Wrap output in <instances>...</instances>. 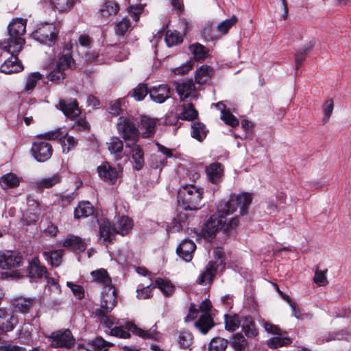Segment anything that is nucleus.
<instances>
[{"instance_id":"46","label":"nucleus","mask_w":351,"mask_h":351,"mask_svg":"<svg viewBox=\"0 0 351 351\" xmlns=\"http://www.w3.org/2000/svg\"><path fill=\"white\" fill-rule=\"evenodd\" d=\"M128 330L132 332L134 334L143 338V339H152L154 338L156 334L155 330H143L138 328L136 326L129 324L128 325Z\"/></svg>"},{"instance_id":"12","label":"nucleus","mask_w":351,"mask_h":351,"mask_svg":"<svg viewBox=\"0 0 351 351\" xmlns=\"http://www.w3.org/2000/svg\"><path fill=\"white\" fill-rule=\"evenodd\" d=\"M117 293L114 287L111 285L103 287L100 296V306L106 313H110L116 306Z\"/></svg>"},{"instance_id":"13","label":"nucleus","mask_w":351,"mask_h":351,"mask_svg":"<svg viewBox=\"0 0 351 351\" xmlns=\"http://www.w3.org/2000/svg\"><path fill=\"white\" fill-rule=\"evenodd\" d=\"M176 91L180 101L189 99L196 100L199 97L198 91L191 80H188L176 84Z\"/></svg>"},{"instance_id":"33","label":"nucleus","mask_w":351,"mask_h":351,"mask_svg":"<svg viewBox=\"0 0 351 351\" xmlns=\"http://www.w3.org/2000/svg\"><path fill=\"white\" fill-rule=\"evenodd\" d=\"M106 146L111 154L114 155L116 158H121L123 143L119 138L116 136L111 137L106 143Z\"/></svg>"},{"instance_id":"54","label":"nucleus","mask_w":351,"mask_h":351,"mask_svg":"<svg viewBox=\"0 0 351 351\" xmlns=\"http://www.w3.org/2000/svg\"><path fill=\"white\" fill-rule=\"evenodd\" d=\"M51 3L59 11H66L74 5L75 0H51Z\"/></svg>"},{"instance_id":"18","label":"nucleus","mask_w":351,"mask_h":351,"mask_svg":"<svg viewBox=\"0 0 351 351\" xmlns=\"http://www.w3.org/2000/svg\"><path fill=\"white\" fill-rule=\"evenodd\" d=\"M196 245L189 239H184L176 249L178 255L186 262L191 261Z\"/></svg>"},{"instance_id":"42","label":"nucleus","mask_w":351,"mask_h":351,"mask_svg":"<svg viewBox=\"0 0 351 351\" xmlns=\"http://www.w3.org/2000/svg\"><path fill=\"white\" fill-rule=\"evenodd\" d=\"M182 40V36L178 32L170 29L166 32L165 41L168 47L180 44Z\"/></svg>"},{"instance_id":"63","label":"nucleus","mask_w":351,"mask_h":351,"mask_svg":"<svg viewBox=\"0 0 351 351\" xmlns=\"http://www.w3.org/2000/svg\"><path fill=\"white\" fill-rule=\"evenodd\" d=\"M154 287H155V286H153L152 288H151L150 285H147L141 289H138L136 290L137 298L138 299H143V300L150 298L152 295V290Z\"/></svg>"},{"instance_id":"48","label":"nucleus","mask_w":351,"mask_h":351,"mask_svg":"<svg viewBox=\"0 0 351 351\" xmlns=\"http://www.w3.org/2000/svg\"><path fill=\"white\" fill-rule=\"evenodd\" d=\"M228 346V341L223 338H214L210 343L209 351H225Z\"/></svg>"},{"instance_id":"5","label":"nucleus","mask_w":351,"mask_h":351,"mask_svg":"<svg viewBox=\"0 0 351 351\" xmlns=\"http://www.w3.org/2000/svg\"><path fill=\"white\" fill-rule=\"evenodd\" d=\"M58 30L53 23H41L37 25L36 29L32 32V38L38 42L52 46L55 44Z\"/></svg>"},{"instance_id":"29","label":"nucleus","mask_w":351,"mask_h":351,"mask_svg":"<svg viewBox=\"0 0 351 351\" xmlns=\"http://www.w3.org/2000/svg\"><path fill=\"white\" fill-rule=\"evenodd\" d=\"M155 287H157L165 297L171 296L176 289L175 286L167 279L158 278L155 280Z\"/></svg>"},{"instance_id":"36","label":"nucleus","mask_w":351,"mask_h":351,"mask_svg":"<svg viewBox=\"0 0 351 351\" xmlns=\"http://www.w3.org/2000/svg\"><path fill=\"white\" fill-rule=\"evenodd\" d=\"M93 280L106 287L112 285V280L108 272L104 269H99L91 272Z\"/></svg>"},{"instance_id":"47","label":"nucleus","mask_w":351,"mask_h":351,"mask_svg":"<svg viewBox=\"0 0 351 351\" xmlns=\"http://www.w3.org/2000/svg\"><path fill=\"white\" fill-rule=\"evenodd\" d=\"M232 346L235 351H242L247 346V341L242 334L237 333L233 336Z\"/></svg>"},{"instance_id":"16","label":"nucleus","mask_w":351,"mask_h":351,"mask_svg":"<svg viewBox=\"0 0 351 351\" xmlns=\"http://www.w3.org/2000/svg\"><path fill=\"white\" fill-rule=\"evenodd\" d=\"M205 171L208 180L212 184H218L222 181L223 167L221 163H211L206 167Z\"/></svg>"},{"instance_id":"9","label":"nucleus","mask_w":351,"mask_h":351,"mask_svg":"<svg viewBox=\"0 0 351 351\" xmlns=\"http://www.w3.org/2000/svg\"><path fill=\"white\" fill-rule=\"evenodd\" d=\"M210 307L211 302L208 300L202 301L199 306L203 313L200 315L198 321L195 323V326L202 334H206L214 326L213 320L209 314Z\"/></svg>"},{"instance_id":"26","label":"nucleus","mask_w":351,"mask_h":351,"mask_svg":"<svg viewBox=\"0 0 351 351\" xmlns=\"http://www.w3.org/2000/svg\"><path fill=\"white\" fill-rule=\"evenodd\" d=\"M66 248L70 249L75 252H84L86 250V244L80 237L77 236H70L65 239L62 243Z\"/></svg>"},{"instance_id":"51","label":"nucleus","mask_w":351,"mask_h":351,"mask_svg":"<svg viewBox=\"0 0 351 351\" xmlns=\"http://www.w3.org/2000/svg\"><path fill=\"white\" fill-rule=\"evenodd\" d=\"M290 343L291 340L289 338L286 337H282L278 335L269 339L267 341V345L271 348H277L278 347L289 344Z\"/></svg>"},{"instance_id":"62","label":"nucleus","mask_w":351,"mask_h":351,"mask_svg":"<svg viewBox=\"0 0 351 351\" xmlns=\"http://www.w3.org/2000/svg\"><path fill=\"white\" fill-rule=\"evenodd\" d=\"M110 335L123 339H127L130 337V332L122 326L112 328L110 330Z\"/></svg>"},{"instance_id":"34","label":"nucleus","mask_w":351,"mask_h":351,"mask_svg":"<svg viewBox=\"0 0 351 351\" xmlns=\"http://www.w3.org/2000/svg\"><path fill=\"white\" fill-rule=\"evenodd\" d=\"M238 315H226L224 317L225 328L230 332H234L241 325L243 318Z\"/></svg>"},{"instance_id":"38","label":"nucleus","mask_w":351,"mask_h":351,"mask_svg":"<svg viewBox=\"0 0 351 351\" xmlns=\"http://www.w3.org/2000/svg\"><path fill=\"white\" fill-rule=\"evenodd\" d=\"M61 144L62 152L68 153L77 145V141L72 136L69 135L67 133L62 134L59 140Z\"/></svg>"},{"instance_id":"22","label":"nucleus","mask_w":351,"mask_h":351,"mask_svg":"<svg viewBox=\"0 0 351 351\" xmlns=\"http://www.w3.org/2000/svg\"><path fill=\"white\" fill-rule=\"evenodd\" d=\"M17 322V319L12 313L0 308V330L3 331L12 330Z\"/></svg>"},{"instance_id":"25","label":"nucleus","mask_w":351,"mask_h":351,"mask_svg":"<svg viewBox=\"0 0 351 351\" xmlns=\"http://www.w3.org/2000/svg\"><path fill=\"white\" fill-rule=\"evenodd\" d=\"M156 121L155 119L145 116L141 118L139 128L143 138L152 136L156 132Z\"/></svg>"},{"instance_id":"28","label":"nucleus","mask_w":351,"mask_h":351,"mask_svg":"<svg viewBox=\"0 0 351 351\" xmlns=\"http://www.w3.org/2000/svg\"><path fill=\"white\" fill-rule=\"evenodd\" d=\"M119 10V5L117 3L111 1H106L102 5L101 8L99 10V16L106 21L108 18L117 13Z\"/></svg>"},{"instance_id":"2","label":"nucleus","mask_w":351,"mask_h":351,"mask_svg":"<svg viewBox=\"0 0 351 351\" xmlns=\"http://www.w3.org/2000/svg\"><path fill=\"white\" fill-rule=\"evenodd\" d=\"M25 19H16L13 20L8 27V38L1 41L0 46L8 53H19L23 45L25 44V39L22 37L26 28Z\"/></svg>"},{"instance_id":"19","label":"nucleus","mask_w":351,"mask_h":351,"mask_svg":"<svg viewBox=\"0 0 351 351\" xmlns=\"http://www.w3.org/2000/svg\"><path fill=\"white\" fill-rule=\"evenodd\" d=\"M151 99L159 104H162L170 97V88L165 84L153 86L149 91Z\"/></svg>"},{"instance_id":"44","label":"nucleus","mask_w":351,"mask_h":351,"mask_svg":"<svg viewBox=\"0 0 351 351\" xmlns=\"http://www.w3.org/2000/svg\"><path fill=\"white\" fill-rule=\"evenodd\" d=\"M32 332L33 326L29 323L24 324L19 335L21 342L26 344L29 343L32 341Z\"/></svg>"},{"instance_id":"64","label":"nucleus","mask_w":351,"mask_h":351,"mask_svg":"<svg viewBox=\"0 0 351 351\" xmlns=\"http://www.w3.org/2000/svg\"><path fill=\"white\" fill-rule=\"evenodd\" d=\"M326 271H327V270L316 271L315 277H314V282L320 286L324 285L327 282V279H326Z\"/></svg>"},{"instance_id":"40","label":"nucleus","mask_w":351,"mask_h":351,"mask_svg":"<svg viewBox=\"0 0 351 351\" xmlns=\"http://www.w3.org/2000/svg\"><path fill=\"white\" fill-rule=\"evenodd\" d=\"M190 51L195 60H204L208 53V50L199 43H195L189 47Z\"/></svg>"},{"instance_id":"21","label":"nucleus","mask_w":351,"mask_h":351,"mask_svg":"<svg viewBox=\"0 0 351 351\" xmlns=\"http://www.w3.org/2000/svg\"><path fill=\"white\" fill-rule=\"evenodd\" d=\"M28 273L29 277L33 280L42 278L43 277L47 278V269L45 266L40 265L38 258H34L29 262Z\"/></svg>"},{"instance_id":"4","label":"nucleus","mask_w":351,"mask_h":351,"mask_svg":"<svg viewBox=\"0 0 351 351\" xmlns=\"http://www.w3.org/2000/svg\"><path fill=\"white\" fill-rule=\"evenodd\" d=\"M213 255L215 258L219 261V263L210 261L208 263L205 270L202 271L197 278V283L198 285H206L210 283L215 276L217 267L224 265V252L221 247L215 248Z\"/></svg>"},{"instance_id":"45","label":"nucleus","mask_w":351,"mask_h":351,"mask_svg":"<svg viewBox=\"0 0 351 351\" xmlns=\"http://www.w3.org/2000/svg\"><path fill=\"white\" fill-rule=\"evenodd\" d=\"M89 346L95 351H108V348L112 346L113 343L105 341L101 337H97L89 343Z\"/></svg>"},{"instance_id":"20","label":"nucleus","mask_w":351,"mask_h":351,"mask_svg":"<svg viewBox=\"0 0 351 351\" xmlns=\"http://www.w3.org/2000/svg\"><path fill=\"white\" fill-rule=\"evenodd\" d=\"M11 56L6 60L0 67V71L5 74H10L12 73H17L23 69V66L19 62L16 55L19 53H10Z\"/></svg>"},{"instance_id":"23","label":"nucleus","mask_w":351,"mask_h":351,"mask_svg":"<svg viewBox=\"0 0 351 351\" xmlns=\"http://www.w3.org/2000/svg\"><path fill=\"white\" fill-rule=\"evenodd\" d=\"M114 230L122 236L128 234L133 228V221L128 217H119L113 224Z\"/></svg>"},{"instance_id":"1","label":"nucleus","mask_w":351,"mask_h":351,"mask_svg":"<svg viewBox=\"0 0 351 351\" xmlns=\"http://www.w3.org/2000/svg\"><path fill=\"white\" fill-rule=\"evenodd\" d=\"M252 200V195L248 193H243L232 195L226 202H221L218 206L217 213L213 215L206 221L203 231L206 237H211L220 229L228 231L235 228L238 225V219L231 215L240 209V215L247 213V208Z\"/></svg>"},{"instance_id":"53","label":"nucleus","mask_w":351,"mask_h":351,"mask_svg":"<svg viewBox=\"0 0 351 351\" xmlns=\"http://www.w3.org/2000/svg\"><path fill=\"white\" fill-rule=\"evenodd\" d=\"M314 44L312 41L306 45V46L300 49L295 55L296 67L298 68L305 58L306 53L313 47Z\"/></svg>"},{"instance_id":"27","label":"nucleus","mask_w":351,"mask_h":351,"mask_svg":"<svg viewBox=\"0 0 351 351\" xmlns=\"http://www.w3.org/2000/svg\"><path fill=\"white\" fill-rule=\"evenodd\" d=\"M34 301V298L21 296L13 299L12 304L16 311L25 313L29 311Z\"/></svg>"},{"instance_id":"35","label":"nucleus","mask_w":351,"mask_h":351,"mask_svg":"<svg viewBox=\"0 0 351 351\" xmlns=\"http://www.w3.org/2000/svg\"><path fill=\"white\" fill-rule=\"evenodd\" d=\"M19 178L12 173H6L0 178L1 186L4 190L16 187L19 185Z\"/></svg>"},{"instance_id":"14","label":"nucleus","mask_w":351,"mask_h":351,"mask_svg":"<svg viewBox=\"0 0 351 351\" xmlns=\"http://www.w3.org/2000/svg\"><path fill=\"white\" fill-rule=\"evenodd\" d=\"M23 258L17 252L5 251L0 252V268L3 269L19 267Z\"/></svg>"},{"instance_id":"24","label":"nucleus","mask_w":351,"mask_h":351,"mask_svg":"<svg viewBox=\"0 0 351 351\" xmlns=\"http://www.w3.org/2000/svg\"><path fill=\"white\" fill-rule=\"evenodd\" d=\"M237 22V18L235 16H232L230 19L221 21L216 27L217 33L208 35L210 38L212 40L220 38L221 36L226 34Z\"/></svg>"},{"instance_id":"52","label":"nucleus","mask_w":351,"mask_h":351,"mask_svg":"<svg viewBox=\"0 0 351 351\" xmlns=\"http://www.w3.org/2000/svg\"><path fill=\"white\" fill-rule=\"evenodd\" d=\"M42 78V75L39 72H34L29 74L27 78L25 90L30 91L36 86L37 82Z\"/></svg>"},{"instance_id":"30","label":"nucleus","mask_w":351,"mask_h":351,"mask_svg":"<svg viewBox=\"0 0 351 351\" xmlns=\"http://www.w3.org/2000/svg\"><path fill=\"white\" fill-rule=\"evenodd\" d=\"M241 326L247 338L253 339L258 335V330L255 327V323L251 317H244Z\"/></svg>"},{"instance_id":"41","label":"nucleus","mask_w":351,"mask_h":351,"mask_svg":"<svg viewBox=\"0 0 351 351\" xmlns=\"http://www.w3.org/2000/svg\"><path fill=\"white\" fill-rule=\"evenodd\" d=\"M207 130L205 125L200 122H195L191 125V136L199 141H202L206 136Z\"/></svg>"},{"instance_id":"15","label":"nucleus","mask_w":351,"mask_h":351,"mask_svg":"<svg viewBox=\"0 0 351 351\" xmlns=\"http://www.w3.org/2000/svg\"><path fill=\"white\" fill-rule=\"evenodd\" d=\"M59 106L64 114L71 119L76 118L81 114L78 103L75 99H60Z\"/></svg>"},{"instance_id":"3","label":"nucleus","mask_w":351,"mask_h":351,"mask_svg":"<svg viewBox=\"0 0 351 351\" xmlns=\"http://www.w3.org/2000/svg\"><path fill=\"white\" fill-rule=\"evenodd\" d=\"M204 189L195 184L182 186L178 191V202L186 210H197L202 205Z\"/></svg>"},{"instance_id":"50","label":"nucleus","mask_w":351,"mask_h":351,"mask_svg":"<svg viewBox=\"0 0 351 351\" xmlns=\"http://www.w3.org/2000/svg\"><path fill=\"white\" fill-rule=\"evenodd\" d=\"M147 87L143 84H139L132 92L130 93L131 96L136 101L143 100L148 93Z\"/></svg>"},{"instance_id":"8","label":"nucleus","mask_w":351,"mask_h":351,"mask_svg":"<svg viewBox=\"0 0 351 351\" xmlns=\"http://www.w3.org/2000/svg\"><path fill=\"white\" fill-rule=\"evenodd\" d=\"M49 339L51 346L54 348H71L75 344V339L69 330H58L52 332Z\"/></svg>"},{"instance_id":"49","label":"nucleus","mask_w":351,"mask_h":351,"mask_svg":"<svg viewBox=\"0 0 351 351\" xmlns=\"http://www.w3.org/2000/svg\"><path fill=\"white\" fill-rule=\"evenodd\" d=\"M193 341V337L188 331H180L178 335V343L180 348L186 349L189 348Z\"/></svg>"},{"instance_id":"11","label":"nucleus","mask_w":351,"mask_h":351,"mask_svg":"<svg viewBox=\"0 0 351 351\" xmlns=\"http://www.w3.org/2000/svg\"><path fill=\"white\" fill-rule=\"evenodd\" d=\"M31 152L38 162H43L48 160L51 157L53 148L49 143L38 140L33 143Z\"/></svg>"},{"instance_id":"55","label":"nucleus","mask_w":351,"mask_h":351,"mask_svg":"<svg viewBox=\"0 0 351 351\" xmlns=\"http://www.w3.org/2000/svg\"><path fill=\"white\" fill-rule=\"evenodd\" d=\"M221 119L231 127H236L239 125V120L229 111H222Z\"/></svg>"},{"instance_id":"59","label":"nucleus","mask_w":351,"mask_h":351,"mask_svg":"<svg viewBox=\"0 0 351 351\" xmlns=\"http://www.w3.org/2000/svg\"><path fill=\"white\" fill-rule=\"evenodd\" d=\"M130 27L129 19L127 18L122 19L115 25V32L118 35L123 36Z\"/></svg>"},{"instance_id":"10","label":"nucleus","mask_w":351,"mask_h":351,"mask_svg":"<svg viewBox=\"0 0 351 351\" xmlns=\"http://www.w3.org/2000/svg\"><path fill=\"white\" fill-rule=\"evenodd\" d=\"M99 176L104 182L114 184L122 176V169L120 166L113 167L108 162H105L97 167Z\"/></svg>"},{"instance_id":"43","label":"nucleus","mask_w":351,"mask_h":351,"mask_svg":"<svg viewBox=\"0 0 351 351\" xmlns=\"http://www.w3.org/2000/svg\"><path fill=\"white\" fill-rule=\"evenodd\" d=\"M61 181V176L56 173L50 177L43 178L37 181L36 185L39 188H50Z\"/></svg>"},{"instance_id":"58","label":"nucleus","mask_w":351,"mask_h":351,"mask_svg":"<svg viewBox=\"0 0 351 351\" xmlns=\"http://www.w3.org/2000/svg\"><path fill=\"white\" fill-rule=\"evenodd\" d=\"M323 111L324 113L322 121L324 123H326L328 121L330 115L333 111L334 104L333 100L332 99H328L322 106Z\"/></svg>"},{"instance_id":"7","label":"nucleus","mask_w":351,"mask_h":351,"mask_svg":"<svg viewBox=\"0 0 351 351\" xmlns=\"http://www.w3.org/2000/svg\"><path fill=\"white\" fill-rule=\"evenodd\" d=\"M117 130L125 140L135 141L138 137V129L132 117H120L117 123Z\"/></svg>"},{"instance_id":"31","label":"nucleus","mask_w":351,"mask_h":351,"mask_svg":"<svg viewBox=\"0 0 351 351\" xmlns=\"http://www.w3.org/2000/svg\"><path fill=\"white\" fill-rule=\"evenodd\" d=\"M94 208L91 204L88 201L81 202L74 210L75 218L87 217L93 214Z\"/></svg>"},{"instance_id":"60","label":"nucleus","mask_w":351,"mask_h":351,"mask_svg":"<svg viewBox=\"0 0 351 351\" xmlns=\"http://www.w3.org/2000/svg\"><path fill=\"white\" fill-rule=\"evenodd\" d=\"M260 324L268 333L281 335L282 331L277 326L274 325L265 319H261L260 321Z\"/></svg>"},{"instance_id":"37","label":"nucleus","mask_w":351,"mask_h":351,"mask_svg":"<svg viewBox=\"0 0 351 351\" xmlns=\"http://www.w3.org/2000/svg\"><path fill=\"white\" fill-rule=\"evenodd\" d=\"M63 252L61 250L52 252H44L43 256L48 263L53 267H58L62 259Z\"/></svg>"},{"instance_id":"32","label":"nucleus","mask_w":351,"mask_h":351,"mask_svg":"<svg viewBox=\"0 0 351 351\" xmlns=\"http://www.w3.org/2000/svg\"><path fill=\"white\" fill-rule=\"evenodd\" d=\"M213 70L208 65H202L195 71V80L199 84L206 83L208 80L213 75Z\"/></svg>"},{"instance_id":"39","label":"nucleus","mask_w":351,"mask_h":351,"mask_svg":"<svg viewBox=\"0 0 351 351\" xmlns=\"http://www.w3.org/2000/svg\"><path fill=\"white\" fill-rule=\"evenodd\" d=\"M181 108L180 117L182 119L192 121L198 116L197 111L195 109L194 106L191 103L183 104Z\"/></svg>"},{"instance_id":"61","label":"nucleus","mask_w":351,"mask_h":351,"mask_svg":"<svg viewBox=\"0 0 351 351\" xmlns=\"http://www.w3.org/2000/svg\"><path fill=\"white\" fill-rule=\"evenodd\" d=\"M95 315L99 319L101 323L106 326L110 328L113 325L112 319L108 317L101 309L97 308L95 311Z\"/></svg>"},{"instance_id":"57","label":"nucleus","mask_w":351,"mask_h":351,"mask_svg":"<svg viewBox=\"0 0 351 351\" xmlns=\"http://www.w3.org/2000/svg\"><path fill=\"white\" fill-rule=\"evenodd\" d=\"M166 158L162 157L160 154H152L151 156V167L154 169H161L162 167L165 165L166 163Z\"/></svg>"},{"instance_id":"17","label":"nucleus","mask_w":351,"mask_h":351,"mask_svg":"<svg viewBox=\"0 0 351 351\" xmlns=\"http://www.w3.org/2000/svg\"><path fill=\"white\" fill-rule=\"evenodd\" d=\"M117 232L114 230V225L109 220L104 219L99 225V234L101 243L108 245L115 237Z\"/></svg>"},{"instance_id":"6","label":"nucleus","mask_w":351,"mask_h":351,"mask_svg":"<svg viewBox=\"0 0 351 351\" xmlns=\"http://www.w3.org/2000/svg\"><path fill=\"white\" fill-rule=\"evenodd\" d=\"M75 67V62L70 54L60 56L56 63V67L48 75V79L56 83H60L65 77L64 71Z\"/></svg>"},{"instance_id":"56","label":"nucleus","mask_w":351,"mask_h":351,"mask_svg":"<svg viewBox=\"0 0 351 351\" xmlns=\"http://www.w3.org/2000/svg\"><path fill=\"white\" fill-rule=\"evenodd\" d=\"M66 286L70 288L75 297L81 300L84 298V289L82 286L71 282H67Z\"/></svg>"}]
</instances>
